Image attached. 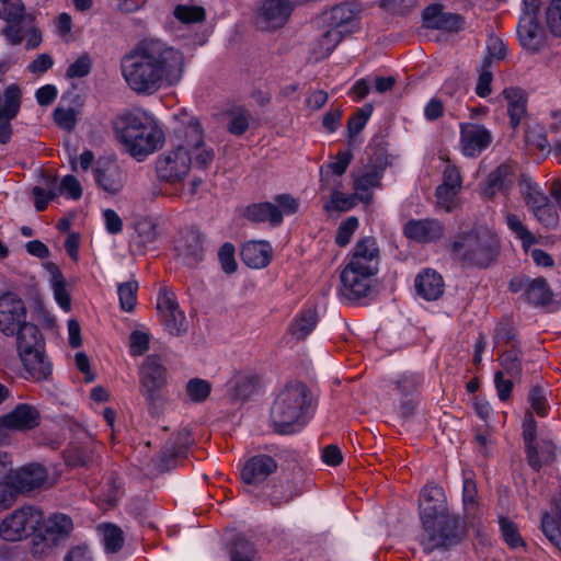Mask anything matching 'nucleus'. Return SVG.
I'll return each mask as SVG.
<instances>
[{
    "instance_id": "nucleus-1",
    "label": "nucleus",
    "mask_w": 561,
    "mask_h": 561,
    "mask_svg": "<svg viewBox=\"0 0 561 561\" xmlns=\"http://www.w3.org/2000/svg\"><path fill=\"white\" fill-rule=\"evenodd\" d=\"M185 70L182 51L160 39H145L122 60V73L138 94L151 95L178 84Z\"/></svg>"
},
{
    "instance_id": "nucleus-2",
    "label": "nucleus",
    "mask_w": 561,
    "mask_h": 561,
    "mask_svg": "<svg viewBox=\"0 0 561 561\" xmlns=\"http://www.w3.org/2000/svg\"><path fill=\"white\" fill-rule=\"evenodd\" d=\"M419 508L423 525L422 545L425 551L448 548L460 541L463 534L460 518L449 514L443 488L426 484L421 492Z\"/></svg>"
},
{
    "instance_id": "nucleus-3",
    "label": "nucleus",
    "mask_w": 561,
    "mask_h": 561,
    "mask_svg": "<svg viewBox=\"0 0 561 561\" xmlns=\"http://www.w3.org/2000/svg\"><path fill=\"white\" fill-rule=\"evenodd\" d=\"M114 133L124 149L137 161L145 160L164 144V133L153 116L141 110L119 115Z\"/></svg>"
},
{
    "instance_id": "nucleus-4",
    "label": "nucleus",
    "mask_w": 561,
    "mask_h": 561,
    "mask_svg": "<svg viewBox=\"0 0 561 561\" xmlns=\"http://www.w3.org/2000/svg\"><path fill=\"white\" fill-rule=\"evenodd\" d=\"M312 394L302 382L287 383L275 398L271 422L275 432L291 434L301 430L311 419Z\"/></svg>"
},
{
    "instance_id": "nucleus-5",
    "label": "nucleus",
    "mask_w": 561,
    "mask_h": 561,
    "mask_svg": "<svg viewBox=\"0 0 561 561\" xmlns=\"http://www.w3.org/2000/svg\"><path fill=\"white\" fill-rule=\"evenodd\" d=\"M501 248L497 233L486 226H474L459 232L450 244L454 260L463 266L489 267Z\"/></svg>"
},
{
    "instance_id": "nucleus-6",
    "label": "nucleus",
    "mask_w": 561,
    "mask_h": 561,
    "mask_svg": "<svg viewBox=\"0 0 561 561\" xmlns=\"http://www.w3.org/2000/svg\"><path fill=\"white\" fill-rule=\"evenodd\" d=\"M16 350L27 378L44 380L51 374V366L45 354V339L33 323H24L15 332Z\"/></svg>"
},
{
    "instance_id": "nucleus-7",
    "label": "nucleus",
    "mask_w": 561,
    "mask_h": 561,
    "mask_svg": "<svg viewBox=\"0 0 561 561\" xmlns=\"http://www.w3.org/2000/svg\"><path fill=\"white\" fill-rule=\"evenodd\" d=\"M70 518L60 513L48 516L42 528L34 535L30 552L37 559L53 558L61 550L68 540Z\"/></svg>"
},
{
    "instance_id": "nucleus-8",
    "label": "nucleus",
    "mask_w": 561,
    "mask_h": 561,
    "mask_svg": "<svg viewBox=\"0 0 561 561\" xmlns=\"http://www.w3.org/2000/svg\"><path fill=\"white\" fill-rule=\"evenodd\" d=\"M44 513L34 505H24L8 514L0 523V537L19 541L34 534L44 523Z\"/></svg>"
},
{
    "instance_id": "nucleus-9",
    "label": "nucleus",
    "mask_w": 561,
    "mask_h": 561,
    "mask_svg": "<svg viewBox=\"0 0 561 561\" xmlns=\"http://www.w3.org/2000/svg\"><path fill=\"white\" fill-rule=\"evenodd\" d=\"M182 136L176 147H184L186 152L194 158L195 163L206 169L214 160L213 148L207 147L204 140V129L197 117L190 116L182 122Z\"/></svg>"
},
{
    "instance_id": "nucleus-10",
    "label": "nucleus",
    "mask_w": 561,
    "mask_h": 561,
    "mask_svg": "<svg viewBox=\"0 0 561 561\" xmlns=\"http://www.w3.org/2000/svg\"><path fill=\"white\" fill-rule=\"evenodd\" d=\"M157 312L162 327L170 335L181 336L187 332L188 323L180 309L175 294L165 287L159 289Z\"/></svg>"
},
{
    "instance_id": "nucleus-11",
    "label": "nucleus",
    "mask_w": 561,
    "mask_h": 561,
    "mask_svg": "<svg viewBox=\"0 0 561 561\" xmlns=\"http://www.w3.org/2000/svg\"><path fill=\"white\" fill-rule=\"evenodd\" d=\"M0 19L7 22L1 30V35L9 44L16 46L24 41L23 25L32 22L34 16L25 13V7L21 0H0Z\"/></svg>"
},
{
    "instance_id": "nucleus-12",
    "label": "nucleus",
    "mask_w": 561,
    "mask_h": 561,
    "mask_svg": "<svg viewBox=\"0 0 561 561\" xmlns=\"http://www.w3.org/2000/svg\"><path fill=\"white\" fill-rule=\"evenodd\" d=\"M193 157L184 150V147H175L158 158L156 171L158 178L169 183H178L187 175Z\"/></svg>"
},
{
    "instance_id": "nucleus-13",
    "label": "nucleus",
    "mask_w": 561,
    "mask_h": 561,
    "mask_svg": "<svg viewBox=\"0 0 561 561\" xmlns=\"http://www.w3.org/2000/svg\"><path fill=\"white\" fill-rule=\"evenodd\" d=\"M139 376L142 396L149 403H153L167 385V369L161 358L156 355L147 356L140 367Z\"/></svg>"
},
{
    "instance_id": "nucleus-14",
    "label": "nucleus",
    "mask_w": 561,
    "mask_h": 561,
    "mask_svg": "<svg viewBox=\"0 0 561 561\" xmlns=\"http://www.w3.org/2000/svg\"><path fill=\"white\" fill-rule=\"evenodd\" d=\"M459 147L468 158H476L486 150L493 141V135L484 125L477 123H460Z\"/></svg>"
},
{
    "instance_id": "nucleus-15",
    "label": "nucleus",
    "mask_w": 561,
    "mask_h": 561,
    "mask_svg": "<svg viewBox=\"0 0 561 561\" xmlns=\"http://www.w3.org/2000/svg\"><path fill=\"white\" fill-rule=\"evenodd\" d=\"M376 274L353 265H345L340 276L342 296L350 301L366 297L371 289L373 277Z\"/></svg>"
},
{
    "instance_id": "nucleus-16",
    "label": "nucleus",
    "mask_w": 561,
    "mask_h": 561,
    "mask_svg": "<svg viewBox=\"0 0 561 561\" xmlns=\"http://www.w3.org/2000/svg\"><path fill=\"white\" fill-rule=\"evenodd\" d=\"M26 308L21 298L12 293L0 297V331L8 335H14L26 322Z\"/></svg>"
},
{
    "instance_id": "nucleus-17",
    "label": "nucleus",
    "mask_w": 561,
    "mask_h": 561,
    "mask_svg": "<svg viewBox=\"0 0 561 561\" xmlns=\"http://www.w3.org/2000/svg\"><path fill=\"white\" fill-rule=\"evenodd\" d=\"M93 173L99 187L108 194H116L124 187L125 174L114 159L100 158Z\"/></svg>"
},
{
    "instance_id": "nucleus-18",
    "label": "nucleus",
    "mask_w": 561,
    "mask_h": 561,
    "mask_svg": "<svg viewBox=\"0 0 561 561\" xmlns=\"http://www.w3.org/2000/svg\"><path fill=\"white\" fill-rule=\"evenodd\" d=\"M380 251L374 237H364L356 242L346 265L378 273Z\"/></svg>"
},
{
    "instance_id": "nucleus-19",
    "label": "nucleus",
    "mask_w": 561,
    "mask_h": 561,
    "mask_svg": "<svg viewBox=\"0 0 561 561\" xmlns=\"http://www.w3.org/2000/svg\"><path fill=\"white\" fill-rule=\"evenodd\" d=\"M47 480V470L42 465L30 463L18 469L9 484L14 490V499L19 493H28L41 489Z\"/></svg>"
},
{
    "instance_id": "nucleus-20",
    "label": "nucleus",
    "mask_w": 561,
    "mask_h": 561,
    "mask_svg": "<svg viewBox=\"0 0 561 561\" xmlns=\"http://www.w3.org/2000/svg\"><path fill=\"white\" fill-rule=\"evenodd\" d=\"M41 423L38 409L28 403H20L0 417V425L13 431H31Z\"/></svg>"
},
{
    "instance_id": "nucleus-21",
    "label": "nucleus",
    "mask_w": 561,
    "mask_h": 561,
    "mask_svg": "<svg viewBox=\"0 0 561 561\" xmlns=\"http://www.w3.org/2000/svg\"><path fill=\"white\" fill-rule=\"evenodd\" d=\"M403 233L408 239L420 243H430L440 239L445 233V228L437 219H411L404 225Z\"/></svg>"
},
{
    "instance_id": "nucleus-22",
    "label": "nucleus",
    "mask_w": 561,
    "mask_h": 561,
    "mask_svg": "<svg viewBox=\"0 0 561 561\" xmlns=\"http://www.w3.org/2000/svg\"><path fill=\"white\" fill-rule=\"evenodd\" d=\"M276 469L277 463L273 457L257 455L245 461L241 470V478L247 484H257L275 472Z\"/></svg>"
},
{
    "instance_id": "nucleus-23",
    "label": "nucleus",
    "mask_w": 561,
    "mask_h": 561,
    "mask_svg": "<svg viewBox=\"0 0 561 561\" xmlns=\"http://www.w3.org/2000/svg\"><path fill=\"white\" fill-rule=\"evenodd\" d=\"M517 35L522 46L531 51H538L545 42L543 30L538 23L537 15L522 14Z\"/></svg>"
},
{
    "instance_id": "nucleus-24",
    "label": "nucleus",
    "mask_w": 561,
    "mask_h": 561,
    "mask_svg": "<svg viewBox=\"0 0 561 561\" xmlns=\"http://www.w3.org/2000/svg\"><path fill=\"white\" fill-rule=\"evenodd\" d=\"M46 185L48 190L41 186H35L32 190L35 199L34 206L37 211L45 210L48 202L56 196L65 195L67 198H70V174L64 175L60 184H57V178L48 176L46 179Z\"/></svg>"
},
{
    "instance_id": "nucleus-25",
    "label": "nucleus",
    "mask_w": 561,
    "mask_h": 561,
    "mask_svg": "<svg viewBox=\"0 0 561 561\" xmlns=\"http://www.w3.org/2000/svg\"><path fill=\"white\" fill-rule=\"evenodd\" d=\"M444 279L436 271L426 268L415 277V289L427 301L437 300L444 293Z\"/></svg>"
},
{
    "instance_id": "nucleus-26",
    "label": "nucleus",
    "mask_w": 561,
    "mask_h": 561,
    "mask_svg": "<svg viewBox=\"0 0 561 561\" xmlns=\"http://www.w3.org/2000/svg\"><path fill=\"white\" fill-rule=\"evenodd\" d=\"M72 438L78 444L76 447L72 446V467H89L93 462L92 436L78 425L72 426Z\"/></svg>"
},
{
    "instance_id": "nucleus-27",
    "label": "nucleus",
    "mask_w": 561,
    "mask_h": 561,
    "mask_svg": "<svg viewBox=\"0 0 561 561\" xmlns=\"http://www.w3.org/2000/svg\"><path fill=\"white\" fill-rule=\"evenodd\" d=\"M241 257L252 268H263L272 257L271 244L266 241H248L241 249Z\"/></svg>"
},
{
    "instance_id": "nucleus-28",
    "label": "nucleus",
    "mask_w": 561,
    "mask_h": 561,
    "mask_svg": "<svg viewBox=\"0 0 561 561\" xmlns=\"http://www.w3.org/2000/svg\"><path fill=\"white\" fill-rule=\"evenodd\" d=\"M527 460L534 470H540L542 466L552 463L557 458V447L551 439L542 438L528 446Z\"/></svg>"
},
{
    "instance_id": "nucleus-29",
    "label": "nucleus",
    "mask_w": 561,
    "mask_h": 561,
    "mask_svg": "<svg viewBox=\"0 0 561 561\" xmlns=\"http://www.w3.org/2000/svg\"><path fill=\"white\" fill-rule=\"evenodd\" d=\"M179 255L188 260L190 263H196L203 259V236L197 230H187L176 242L175 245Z\"/></svg>"
},
{
    "instance_id": "nucleus-30",
    "label": "nucleus",
    "mask_w": 561,
    "mask_h": 561,
    "mask_svg": "<svg viewBox=\"0 0 561 561\" xmlns=\"http://www.w3.org/2000/svg\"><path fill=\"white\" fill-rule=\"evenodd\" d=\"M513 184V168L508 164H501L493 170L488 179L484 195L492 198L496 193H507Z\"/></svg>"
},
{
    "instance_id": "nucleus-31",
    "label": "nucleus",
    "mask_w": 561,
    "mask_h": 561,
    "mask_svg": "<svg viewBox=\"0 0 561 561\" xmlns=\"http://www.w3.org/2000/svg\"><path fill=\"white\" fill-rule=\"evenodd\" d=\"M245 216L253 222H270L272 226H279L283 221L279 208L268 202L248 206Z\"/></svg>"
},
{
    "instance_id": "nucleus-32",
    "label": "nucleus",
    "mask_w": 561,
    "mask_h": 561,
    "mask_svg": "<svg viewBox=\"0 0 561 561\" xmlns=\"http://www.w3.org/2000/svg\"><path fill=\"white\" fill-rule=\"evenodd\" d=\"M519 193L529 209L536 206H545L549 197L545 194L538 183L530 176L523 174L518 181Z\"/></svg>"
},
{
    "instance_id": "nucleus-33",
    "label": "nucleus",
    "mask_w": 561,
    "mask_h": 561,
    "mask_svg": "<svg viewBox=\"0 0 561 561\" xmlns=\"http://www.w3.org/2000/svg\"><path fill=\"white\" fill-rule=\"evenodd\" d=\"M317 322L318 316L316 310H302L291 321L288 332L297 341L304 340L314 330Z\"/></svg>"
},
{
    "instance_id": "nucleus-34",
    "label": "nucleus",
    "mask_w": 561,
    "mask_h": 561,
    "mask_svg": "<svg viewBox=\"0 0 561 561\" xmlns=\"http://www.w3.org/2000/svg\"><path fill=\"white\" fill-rule=\"evenodd\" d=\"M503 94L507 101V114L511 126L516 128L526 113V100L523 91L518 88H507L503 91Z\"/></svg>"
},
{
    "instance_id": "nucleus-35",
    "label": "nucleus",
    "mask_w": 561,
    "mask_h": 561,
    "mask_svg": "<svg viewBox=\"0 0 561 561\" xmlns=\"http://www.w3.org/2000/svg\"><path fill=\"white\" fill-rule=\"evenodd\" d=\"M503 218L510 231L522 241L525 251H527L529 247L537 243V238L524 225L523 219L520 218L519 215L512 213L510 210H504Z\"/></svg>"
},
{
    "instance_id": "nucleus-36",
    "label": "nucleus",
    "mask_w": 561,
    "mask_h": 561,
    "mask_svg": "<svg viewBox=\"0 0 561 561\" xmlns=\"http://www.w3.org/2000/svg\"><path fill=\"white\" fill-rule=\"evenodd\" d=\"M45 268L47 270L50 276V284L54 289V296L58 305L65 310H70V298L66 290V280L64 278L62 273L60 272L57 264L54 262H47L45 264Z\"/></svg>"
},
{
    "instance_id": "nucleus-37",
    "label": "nucleus",
    "mask_w": 561,
    "mask_h": 561,
    "mask_svg": "<svg viewBox=\"0 0 561 561\" xmlns=\"http://www.w3.org/2000/svg\"><path fill=\"white\" fill-rule=\"evenodd\" d=\"M344 36L343 30L329 28L313 44L312 54L316 60L328 57Z\"/></svg>"
},
{
    "instance_id": "nucleus-38",
    "label": "nucleus",
    "mask_w": 561,
    "mask_h": 561,
    "mask_svg": "<svg viewBox=\"0 0 561 561\" xmlns=\"http://www.w3.org/2000/svg\"><path fill=\"white\" fill-rule=\"evenodd\" d=\"M385 168L381 165H368L365 170L355 176L354 188L357 194L368 193L369 190L378 187L382 178ZM367 196L360 195L364 199Z\"/></svg>"
},
{
    "instance_id": "nucleus-39",
    "label": "nucleus",
    "mask_w": 561,
    "mask_h": 561,
    "mask_svg": "<svg viewBox=\"0 0 561 561\" xmlns=\"http://www.w3.org/2000/svg\"><path fill=\"white\" fill-rule=\"evenodd\" d=\"M524 296L531 305L546 306L551 302L552 291L547 280L542 277H538L528 283Z\"/></svg>"
},
{
    "instance_id": "nucleus-40",
    "label": "nucleus",
    "mask_w": 561,
    "mask_h": 561,
    "mask_svg": "<svg viewBox=\"0 0 561 561\" xmlns=\"http://www.w3.org/2000/svg\"><path fill=\"white\" fill-rule=\"evenodd\" d=\"M22 89L16 83L9 84L3 91V105L0 107L2 118L14 119L21 108Z\"/></svg>"
},
{
    "instance_id": "nucleus-41",
    "label": "nucleus",
    "mask_w": 561,
    "mask_h": 561,
    "mask_svg": "<svg viewBox=\"0 0 561 561\" xmlns=\"http://www.w3.org/2000/svg\"><path fill=\"white\" fill-rule=\"evenodd\" d=\"M231 561H252L256 557V550L244 536L233 535L228 541Z\"/></svg>"
},
{
    "instance_id": "nucleus-42",
    "label": "nucleus",
    "mask_w": 561,
    "mask_h": 561,
    "mask_svg": "<svg viewBox=\"0 0 561 561\" xmlns=\"http://www.w3.org/2000/svg\"><path fill=\"white\" fill-rule=\"evenodd\" d=\"M356 13L351 3H342L332 8L330 12V28L350 32L348 25L355 21Z\"/></svg>"
},
{
    "instance_id": "nucleus-43",
    "label": "nucleus",
    "mask_w": 561,
    "mask_h": 561,
    "mask_svg": "<svg viewBox=\"0 0 561 561\" xmlns=\"http://www.w3.org/2000/svg\"><path fill=\"white\" fill-rule=\"evenodd\" d=\"M98 531L102 537L104 548L107 552L118 551L124 543L123 530L114 524H101Z\"/></svg>"
},
{
    "instance_id": "nucleus-44",
    "label": "nucleus",
    "mask_w": 561,
    "mask_h": 561,
    "mask_svg": "<svg viewBox=\"0 0 561 561\" xmlns=\"http://www.w3.org/2000/svg\"><path fill=\"white\" fill-rule=\"evenodd\" d=\"M502 370L511 378L518 377L522 373V354L520 351L513 346L499 357Z\"/></svg>"
},
{
    "instance_id": "nucleus-45",
    "label": "nucleus",
    "mask_w": 561,
    "mask_h": 561,
    "mask_svg": "<svg viewBox=\"0 0 561 561\" xmlns=\"http://www.w3.org/2000/svg\"><path fill=\"white\" fill-rule=\"evenodd\" d=\"M137 291L138 283L136 280H128L118 285L119 305L124 311L130 312L134 310L137 302Z\"/></svg>"
},
{
    "instance_id": "nucleus-46",
    "label": "nucleus",
    "mask_w": 561,
    "mask_h": 561,
    "mask_svg": "<svg viewBox=\"0 0 561 561\" xmlns=\"http://www.w3.org/2000/svg\"><path fill=\"white\" fill-rule=\"evenodd\" d=\"M136 242L146 248L156 242L158 238L157 226L152 220L142 219L136 224Z\"/></svg>"
},
{
    "instance_id": "nucleus-47",
    "label": "nucleus",
    "mask_w": 561,
    "mask_h": 561,
    "mask_svg": "<svg viewBox=\"0 0 561 561\" xmlns=\"http://www.w3.org/2000/svg\"><path fill=\"white\" fill-rule=\"evenodd\" d=\"M229 116L228 131L234 136L243 135L249 128V112L243 107H237L229 113Z\"/></svg>"
},
{
    "instance_id": "nucleus-48",
    "label": "nucleus",
    "mask_w": 561,
    "mask_h": 561,
    "mask_svg": "<svg viewBox=\"0 0 561 561\" xmlns=\"http://www.w3.org/2000/svg\"><path fill=\"white\" fill-rule=\"evenodd\" d=\"M174 16L183 23H199L206 18L203 7L179 4L174 9Z\"/></svg>"
},
{
    "instance_id": "nucleus-49",
    "label": "nucleus",
    "mask_w": 561,
    "mask_h": 561,
    "mask_svg": "<svg viewBox=\"0 0 561 561\" xmlns=\"http://www.w3.org/2000/svg\"><path fill=\"white\" fill-rule=\"evenodd\" d=\"M371 106H365L362 110L357 111L350 119L347 124L348 130V144H352L355 136H357L367 124L369 116L371 114Z\"/></svg>"
},
{
    "instance_id": "nucleus-50",
    "label": "nucleus",
    "mask_w": 561,
    "mask_h": 561,
    "mask_svg": "<svg viewBox=\"0 0 561 561\" xmlns=\"http://www.w3.org/2000/svg\"><path fill=\"white\" fill-rule=\"evenodd\" d=\"M462 25L463 20L459 14L443 12V14L439 15L433 24H430V28L446 32H458L462 28Z\"/></svg>"
},
{
    "instance_id": "nucleus-51",
    "label": "nucleus",
    "mask_w": 561,
    "mask_h": 561,
    "mask_svg": "<svg viewBox=\"0 0 561 561\" xmlns=\"http://www.w3.org/2000/svg\"><path fill=\"white\" fill-rule=\"evenodd\" d=\"M210 390V383L199 378L192 379L186 385L187 396L194 402L205 401L208 398Z\"/></svg>"
},
{
    "instance_id": "nucleus-52",
    "label": "nucleus",
    "mask_w": 561,
    "mask_h": 561,
    "mask_svg": "<svg viewBox=\"0 0 561 561\" xmlns=\"http://www.w3.org/2000/svg\"><path fill=\"white\" fill-rule=\"evenodd\" d=\"M500 527L502 531V536L504 541L511 547V548H518L524 546V540L520 537L516 525L506 519L501 518L500 519Z\"/></svg>"
},
{
    "instance_id": "nucleus-53",
    "label": "nucleus",
    "mask_w": 561,
    "mask_h": 561,
    "mask_svg": "<svg viewBox=\"0 0 561 561\" xmlns=\"http://www.w3.org/2000/svg\"><path fill=\"white\" fill-rule=\"evenodd\" d=\"M528 402L533 411L543 417L548 414L549 405L547 403L545 391L539 386H534L528 393Z\"/></svg>"
},
{
    "instance_id": "nucleus-54",
    "label": "nucleus",
    "mask_w": 561,
    "mask_h": 561,
    "mask_svg": "<svg viewBox=\"0 0 561 561\" xmlns=\"http://www.w3.org/2000/svg\"><path fill=\"white\" fill-rule=\"evenodd\" d=\"M547 25L554 36L561 37V0H552L546 12Z\"/></svg>"
},
{
    "instance_id": "nucleus-55",
    "label": "nucleus",
    "mask_w": 561,
    "mask_h": 561,
    "mask_svg": "<svg viewBox=\"0 0 561 561\" xmlns=\"http://www.w3.org/2000/svg\"><path fill=\"white\" fill-rule=\"evenodd\" d=\"M490 67L491 61L489 58H485L476 87V93L480 98H485L492 92L491 83L493 80V75L490 71Z\"/></svg>"
},
{
    "instance_id": "nucleus-56",
    "label": "nucleus",
    "mask_w": 561,
    "mask_h": 561,
    "mask_svg": "<svg viewBox=\"0 0 561 561\" xmlns=\"http://www.w3.org/2000/svg\"><path fill=\"white\" fill-rule=\"evenodd\" d=\"M150 335L142 331H133L129 336V352L133 356H141L149 348Z\"/></svg>"
},
{
    "instance_id": "nucleus-57",
    "label": "nucleus",
    "mask_w": 561,
    "mask_h": 561,
    "mask_svg": "<svg viewBox=\"0 0 561 561\" xmlns=\"http://www.w3.org/2000/svg\"><path fill=\"white\" fill-rule=\"evenodd\" d=\"M537 220L547 228H553L558 224V214L550 203H546L545 206H536L530 209Z\"/></svg>"
},
{
    "instance_id": "nucleus-58",
    "label": "nucleus",
    "mask_w": 561,
    "mask_h": 561,
    "mask_svg": "<svg viewBox=\"0 0 561 561\" xmlns=\"http://www.w3.org/2000/svg\"><path fill=\"white\" fill-rule=\"evenodd\" d=\"M358 227V219L356 217H348L344 220L336 232L335 242L339 247H346L354 232Z\"/></svg>"
},
{
    "instance_id": "nucleus-59",
    "label": "nucleus",
    "mask_w": 561,
    "mask_h": 561,
    "mask_svg": "<svg viewBox=\"0 0 561 561\" xmlns=\"http://www.w3.org/2000/svg\"><path fill=\"white\" fill-rule=\"evenodd\" d=\"M219 262L221 268L227 274H232L237 270V262L234 259V247L233 244L226 242L221 245L218 252Z\"/></svg>"
},
{
    "instance_id": "nucleus-60",
    "label": "nucleus",
    "mask_w": 561,
    "mask_h": 561,
    "mask_svg": "<svg viewBox=\"0 0 561 561\" xmlns=\"http://www.w3.org/2000/svg\"><path fill=\"white\" fill-rule=\"evenodd\" d=\"M494 386L496 389L497 397L501 401L505 402L511 398L514 383L511 378H504L503 370L495 371Z\"/></svg>"
},
{
    "instance_id": "nucleus-61",
    "label": "nucleus",
    "mask_w": 561,
    "mask_h": 561,
    "mask_svg": "<svg viewBox=\"0 0 561 561\" xmlns=\"http://www.w3.org/2000/svg\"><path fill=\"white\" fill-rule=\"evenodd\" d=\"M526 142L541 152H551V146L547 139V136L539 129L531 128L527 130Z\"/></svg>"
},
{
    "instance_id": "nucleus-62",
    "label": "nucleus",
    "mask_w": 561,
    "mask_h": 561,
    "mask_svg": "<svg viewBox=\"0 0 561 561\" xmlns=\"http://www.w3.org/2000/svg\"><path fill=\"white\" fill-rule=\"evenodd\" d=\"M422 383V378L415 374H404L397 381V388L403 396L414 393Z\"/></svg>"
},
{
    "instance_id": "nucleus-63",
    "label": "nucleus",
    "mask_w": 561,
    "mask_h": 561,
    "mask_svg": "<svg viewBox=\"0 0 561 561\" xmlns=\"http://www.w3.org/2000/svg\"><path fill=\"white\" fill-rule=\"evenodd\" d=\"M54 66V59L48 54L38 55L32 62L26 67L27 71L37 77L44 75Z\"/></svg>"
},
{
    "instance_id": "nucleus-64",
    "label": "nucleus",
    "mask_w": 561,
    "mask_h": 561,
    "mask_svg": "<svg viewBox=\"0 0 561 561\" xmlns=\"http://www.w3.org/2000/svg\"><path fill=\"white\" fill-rule=\"evenodd\" d=\"M352 160L353 153L351 150L339 151L335 156V161L329 163L328 168L334 175L341 176L345 173Z\"/></svg>"
}]
</instances>
